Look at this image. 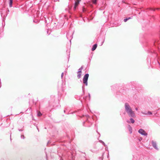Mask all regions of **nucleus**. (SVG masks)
I'll return each instance as SVG.
<instances>
[{
  "instance_id": "nucleus-1",
  "label": "nucleus",
  "mask_w": 160,
  "mask_h": 160,
  "mask_svg": "<svg viewBox=\"0 0 160 160\" xmlns=\"http://www.w3.org/2000/svg\"><path fill=\"white\" fill-rule=\"evenodd\" d=\"M125 111L129 117L132 118H135L136 117V115L134 112L132 111L128 103H125Z\"/></svg>"
},
{
  "instance_id": "nucleus-2",
  "label": "nucleus",
  "mask_w": 160,
  "mask_h": 160,
  "mask_svg": "<svg viewBox=\"0 0 160 160\" xmlns=\"http://www.w3.org/2000/svg\"><path fill=\"white\" fill-rule=\"evenodd\" d=\"M89 77V74L88 73L85 74L83 79V82L86 86L88 85V80Z\"/></svg>"
},
{
  "instance_id": "nucleus-3",
  "label": "nucleus",
  "mask_w": 160,
  "mask_h": 160,
  "mask_svg": "<svg viewBox=\"0 0 160 160\" xmlns=\"http://www.w3.org/2000/svg\"><path fill=\"white\" fill-rule=\"evenodd\" d=\"M82 67H81L78 70V71L77 72V77L79 79L81 78L82 74Z\"/></svg>"
},
{
  "instance_id": "nucleus-4",
  "label": "nucleus",
  "mask_w": 160,
  "mask_h": 160,
  "mask_svg": "<svg viewBox=\"0 0 160 160\" xmlns=\"http://www.w3.org/2000/svg\"><path fill=\"white\" fill-rule=\"evenodd\" d=\"M138 132L140 134L142 135L147 136L148 135L147 133H146L144 130L142 129H140L139 130Z\"/></svg>"
},
{
  "instance_id": "nucleus-5",
  "label": "nucleus",
  "mask_w": 160,
  "mask_h": 160,
  "mask_svg": "<svg viewBox=\"0 0 160 160\" xmlns=\"http://www.w3.org/2000/svg\"><path fill=\"white\" fill-rule=\"evenodd\" d=\"M81 1V0H77L75 2L74 7V10L76 9V7L78 6L79 3V2Z\"/></svg>"
},
{
  "instance_id": "nucleus-6",
  "label": "nucleus",
  "mask_w": 160,
  "mask_h": 160,
  "mask_svg": "<svg viewBox=\"0 0 160 160\" xmlns=\"http://www.w3.org/2000/svg\"><path fill=\"white\" fill-rule=\"evenodd\" d=\"M152 143L153 147L156 150H158V148L157 147V145L156 142L153 141H152Z\"/></svg>"
},
{
  "instance_id": "nucleus-7",
  "label": "nucleus",
  "mask_w": 160,
  "mask_h": 160,
  "mask_svg": "<svg viewBox=\"0 0 160 160\" xmlns=\"http://www.w3.org/2000/svg\"><path fill=\"white\" fill-rule=\"evenodd\" d=\"M128 128L130 133H132V127L129 125H128Z\"/></svg>"
},
{
  "instance_id": "nucleus-8",
  "label": "nucleus",
  "mask_w": 160,
  "mask_h": 160,
  "mask_svg": "<svg viewBox=\"0 0 160 160\" xmlns=\"http://www.w3.org/2000/svg\"><path fill=\"white\" fill-rule=\"evenodd\" d=\"M97 46V44H95L92 48V50H95Z\"/></svg>"
},
{
  "instance_id": "nucleus-9",
  "label": "nucleus",
  "mask_w": 160,
  "mask_h": 160,
  "mask_svg": "<svg viewBox=\"0 0 160 160\" xmlns=\"http://www.w3.org/2000/svg\"><path fill=\"white\" fill-rule=\"evenodd\" d=\"M130 120L131 121V122L132 123H134L135 122V121L134 120V119H133L132 118H130Z\"/></svg>"
},
{
  "instance_id": "nucleus-10",
  "label": "nucleus",
  "mask_w": 160,
  "mask_h": 160,
  "mask_svg": "<svg viewBox=\"0 0 160 160\" xmlns=\"http://www.w3.org/2000/svg\"><path fill=\"white\" fill-rule=\"evenodd\" d=\"M97 0H92V2L94 4H96Z\"/></svg>"
},
{
  "instance_id": "nucleus-11",
  "label": "nucleus",
  "mask_w": 160,
  "mask_h": 160,
  "mask_svg": "<svg viewBox=\"0 0 160 160\" xmlns=\"http://www.w3.org/2000/svg\"><path fill=\"white\" fill-rule=\"evenodd\" d=\"M12 0H10L9 6L10 7H12Z\"/></svg>"
},
{
  "instance_id": "nucleus-12",
  "label": "nucleus",
  "mask_w": 160,
  "mask_h": 160,
  "mask_svg": "<svg viewBox=\"0 0 160 160\" xmlns=\"http://www.w3.org/2000/svg\"><path fill=\"white\" fill-rule=\"evenodd\" d=\"M141 113H142L143 114H144L145 115H148V113H147V112H141Z\"/></svg>"
},
{
  "instance_id": "nucleus-13",
  "label": "nucleus",
  "mask_w": 160,
  "mask_h": 160,
  "mask_svg": "<svg viewBox=\"0 0 160 160\" xmlns=\"http://www.w3.org/2000/svg\"><path fill=\"white\" fill-rule=\"evenodd\" d=\"M37 115L38 116H40L42 115V114L40 112H38Z\"/></svg>"
},
{
  "instance_id": "nucleus-14",
  "label": "nucleus",
  "mask_w": 160,
  "mask_h": 160,
  "mask_svg": "<svg viewBox=\"0 0 160 160\" xmlns=\"http://www.w3.org/2000/svg\"><path fill=\"white\" fill-rule=\"evenodd\" d=\"M148 9H149L150 10H153L154 11L155 10V8H149Z\"/></svg>"
},
{
  "instance_id": "nucleus-15",
  "label": "nucleus",
  "mask_w": 160,
  "mask_h": 160,
  "mask_svg": "<svg viewBox=\"0 0 160 160\" xmlns=\"http://www.w3.org/2000/svg\"><path fill=\"white\" fill-rule=\"evenodd\" d=\"M130 18H128L124 19V21L125 22H126L128 19H129Z\"/></svg>"
},
{
  "instance_id": "nucleus-16",
  "label": "nucleus",
  "mask_w": 160,
  "mask_h": 160,
  "mask_svg": "<svg viewBox=\"0 0 160 160\" xmlns=\"http://www.w3.org/2000/svg\"><path fill=\"white\" fill-rule=\"evenodd\" d=\"M147 113H148V115H152V112L150 111L148 112Z\"/></svg>"
},
{
  "instance_id": "nucleus-17",
  "label": "nucleus",
  "mask_w": 160,
  "mask_h": 160,
  "mask_svg": "<svg viewBox=\"0 0 160 160\" xmlns=\"http://www.w3.org/2000/svg\"><path fill=\"white\" fill-rule=\"evenodd\" d=\"M21 138L22 139H24L25 138L24 136L23 135H21Z\"/></svg>"
},
{
  "instance_id": "nucleus-18",
  "label": "nucleus",
  "mask_w": 160,
  "mask_h": 160,
  "mask_svg": "<svg viewBox=\"0 0 160 160\" xmlns=\"http://www.w3.org/2000/svg\"><path fill=\"white\" fill-rule=\"evenodd\" d=\"M86 11V9L84 7H82V11L83 12H84Z\"/></svg>"
},
{
  "instance_id": "nucleus-19",
  "label": "nucleus",
  "mask_w": 160,
  "mask_h": 160,
  "mask_svg": "<svg viewBox=\"0 0 160 160\" xmlns=\"http://www.w3.org/2000/svg\"><path fill=\"white\" fill-rule=\"evenodd\" d=\"M63 72H62V74H61V78H62V77H63Z\"/></svg>"
},
{
  "instance_id": "nucleus-20",
  "label": "nucleus",
  "mask_w": 160,
  "mask_h": 160,
  "mask_svg": "<svg viewBox=\"0 0 160 160\" xmlns=\"http://www.w3.org/2000/svg\"><path fill=\"white\" fill-rule=\"evenodd\" d=\"M103 145H104V146H106V145L105 144V143L103 142L102 143Z\"/></svg>"
},
{
  "instance_id": "nucleus-21",
  "label": "nucleus",
  "mask_w": 160,
  "mask_h": 160,
  "mask_svg": "<svg viewBox=\"0 0 160 160\" xmlns=\"http://www.w3.org/2000/svg\"><path fill=\"white\" fill-rule=\"evenodd\" d=\"M99 142H101V143H102V142H103V141H102V140H99Z\"/></svg>"
},
{
  "instance_id": "nucleus-22",
  "label": "nucleus",
  "mask_w": 160,
  "mask_h": 160,
  "mask_svg": "<svg viewBox=\"0 0 160 160\" xmlns=\"http://www.w3.org/2000/svg\"><path fill=\"white\" fill-rule=\"evenodd\" d=\"M155 10L157 9V10H160V8H155Z\"/></svg>"
},
{
  "instance_id": "nucleus-23",
  "label": "nucleus",
  "mask_w": 160,
  "mask_h": 160,
  "mask_svg": "<svg viewBox=\"0 0 160 160\" xmlns=\"http://www.w3.org/2000/svg\"><path fill=\"white\" fill-rule=\"evenodd\" d=\"M127 122L128 123H130V122L128 120H127Z\"/></svg>"
},
{
  "instance_id": "nucleus-24",
  "label": "nucleus",
  "mask_w": 160,
  "mask_h": 160,
  "mask_svg": "<svg viewBox=\"0 0 160 160\" xmlns=\"http://www.w3.org/2000/svg\"><path fill=\"white\" fill-rule=\"evenodd\" d=\"M135 110H136V111H138V108H135Z\"/></svg>"
},
{
  "instance_id": "nucleus-25",
  "label": "nucleus",
  "mask_w": 160,
  "mask_h": 160,
  "mask_svg": "<svg viewBox=\"0 0 160 160\" xmlns=\"http://www.w3.org/2000/svg\"><path fill=\"white\" fill-rule=\"evenodd\" d=\"M88 96H89V98H90V94L89 93L88 94Z\"/></svg>"
},
{
  "instance_id": "nucleus-26",
  "label": "nucleus",
  "mask_w": 160,
  "mask_h": 160,
  "mask_svg": "<svg viewBox=\"0 0 160 160\" xmlns=\"http://www.w3.org/2000/svg\"><path fill=\"white\" fill-rule=\"evenodd\" d=\"M69 52H68V53H69V55L70 54V51H68Z\"/></svg>"
},
{
  "instance_id": "nucleus-27",
  "label": "nucleus",
  "mask_w": 160,
  "mask_h": 160,
  "mask_svg": "<svg viewBox=\"0 0 160 160\" xmlns=\"http://www.w3.org/2000/svg\"><path fill=\"white\" fill-rule=\"evenodd\" d=\"M159 160H160V159H159Z\"/></svg>"
}]
</instances>
